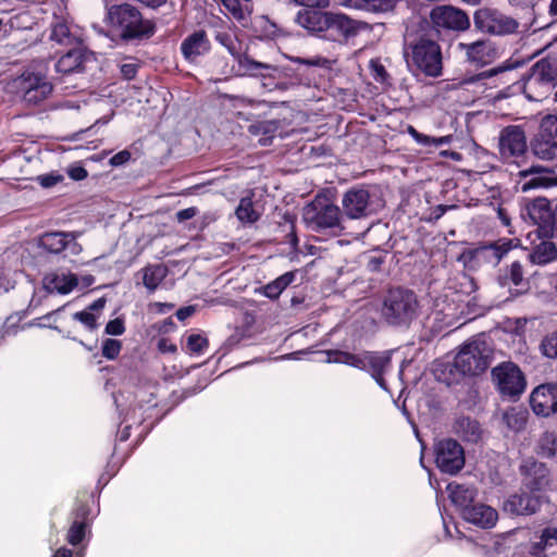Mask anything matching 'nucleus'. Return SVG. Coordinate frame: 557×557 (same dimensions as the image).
<instances>
[{
  "instance_id": "nucleus-1",
  "label": "nucleus",
  "mask_w": 557,
  "mask_h": 557,
  "mask_svg": "<svg viewBox=\"0 0 557 557\" xmlns=\"http://www.w3.org/2000/svg\"><path fill=\"white\" fill-rule=\"evenodd\" d=\"M106 22L123 40L149 38L154 33L151 21L143 18L132 4H107Z\"/></svg>"
},
{
  "instance_id": "nucleus-2",
  "label": "nucleus",
  "mask_w": 557,
  "mask_h": 557,
  "mask_svg": "<svg viewBox=\"0 0 557 557\" xmlns=\"http://www.w3.org/2000/svg\"><path fill=\"white\" fill-rule=\"evenodd\" d=\"M327 362L343 363L356 369L366 371L375 380V382L386 389L384 374L391 368V352L389 351H360L349 352L343 350L327 351Z\"/></svg>"
},
{
  "instance_id": "nucleus-3",
  "label": "nucleus",
  "mask_w": 557,
  "mask_h": 557,
  "mask_svg": "<svg viewBox=\"0 0 557 557\" xmlns=\"http://www.w3.org/2000/svg\"><path fill=\"white\" fill-rule=\"evenodd\" d=\"M302 221L308 228L314 232L334 230L342 233L346 227L339 208L325 196H317L302 210Z\"/></svg>"
},
{
  "instance_id": "nucleus-4",
  "label": "nucleus",
  "mask_w": 557,
  "mask_h": 557,
  "mask_svg": "<svg viewBox=\"0 0 557 557\" xmlns=\"http://www.w3.org/2000/svg\"><path fill=\"white\" fill-rule=\"evenodd\" d=\"M418 300L411 290L391 289L384 298L382 314L393 325L411 322L418 313Z\"/></svg>"
},
{
  "instance_id": "nucleus-5",
  "label": "nucleus",
  "mask_w": 557,
  "mask_h": 557,
  "mask_svg": "<svg viewBox=\"0 0 557 557\" xmlns=\"http://www.w3.org/2000/svg\"><path fill=\"white\" fill-rule=\"evenodd\" d=\"M16 94L28 104H39L51 95L53 87L46 74L33 69L25 70L12 83Z\"/></svg>"
},
{
  "instance_id": "nucleus-6",
  "label": "nucleus",
  "mask_w": 557,
  "mask_h": 557,
  "mask_svg": "<svg viewBox=\"0 0 557 557\" xmlns=\"http://www.w3.org/2000/svg\"><path fill=\"white\" fill-rule=\"evenodd\" d=\"M532 153L540 160L557 159V115L546 114L530 143Z\"/></svg>"
},
{
  "instance_id": "nucleus-7",
  "label": "nucleus",
  "mask_w": 557,
  "mask_h": 557,
  "mask_svg": "<svg viewBox=\"0 0 557 557\" xmlns=\"http://www.w3.org/2000/svg\"><path fill=\"white\" fill-rule=\"evenodd\" d=\"M490 349L484 339L473 338L466 343L454 357L457 368L465 375H476L488 367Z\"/></svg>"
},
{
  "instance_id": "nucleus-8",
  "label": "nucleus",
  "mask_w": 557,
  "mask_h": 557,
  "mask_svg": "<svg viewBox=\"0 0 557 557\" xmlns=\"http://www.w3.org/2000/svg\"><path fill=\"white\" fill-rule=\"evenodd\" d=\"M234 63L230 64L223 58H214L212 60L215 73L226 77L230 76H272L277 71L276 66L268 63L258 62L251 58L233 59Z\"/></svg>"
},
{
  "instance_id": "nucleus-9",
  "label": "nucleus",
  "mask_w": 557,
  "mask_h": 557,
  "mask_svg": "<svg viewBox=\"0 0 557 557\" xmlns=\"http://www.w3.org/2000/svg\"><path fill=\"white\" fill-rule=\"evenodd\" d=\"M492 379L498 392L510 398L519 397L527 386L522 371L511 361L502 362L493 368Z\"/></svg>"
},
{
  "instance_id": "nucleus-10",
  "label": "nucleus",
  "mask_w": 557,
  "mask_h": 557,
  "mask_svg": "<svg viewBox=\"0 0 557 557\" xmlns=\"http://www.w3.org/2000/svg\"><path fill=\"white\" fill-rule=\"evenodd\" d=\"M368 28L369 25L364 22L352 20L343 13L329 12L323 38L344 44Z\"/></svg>"
},
{
  "instance_id": "nucleus-11",
  "label": "nucleus",
  "mask_w": 557,
  "mask_h": 557,
  "mask_svg": "<svg viewBox=\"0 0 557 557\" xmlns=\"http://www.w3.org/2000/svg\"><path fill=\"white\" fill-rule=\"evenodd\" d=\"M411 62L425 75L436 77L442 73V53L440 46L432 40L422 39L411 48Z\"/></svg>"
},
{
  "instance_id": "nucleus-12",
  "label": "nucleus",
  "mask_w": 557,
  "mask_h": 557,
  "mask_svg": "<svg viewBox=\"0 0 557 557\" xmlns=\"http://www.w3.org/2000/svg\"><path fill=\"white\" fill-rule=\"evenodd\" d=\"M474 25L478 29L496 36L515 34L519 28V23L513 17L491 9L476 11Z\"/></svg>"
},
{
  "instance_id": "nucleus-13",
  "label": "nucleus",
  "mask_w": 557,
  "mask_h": 557,
  "mask_svg": "<svg viewBox=\"0 0 557 557\" xmlns=\"http://www.w3.org/2000/svg\"><path fill=\"white\" fill-rule=\"evenodd\" d=\"M343 218L359 220L376 212V203L364 188H351L342 199Z\"/></svg>"
},
{
  "instance_id": "nucleus-14",
  "label": "nucleus",
  "mask_w": 557,
  "mask_h": 557,
  "mask_svg": "<svg viewBox=\"0 0 557 557\" xmlns=\"http://www.w3.org/2000/svg\"><path fill=\"white\" fill-rule=\"evenodd\" d=\"M430 18L437 30L465 32L470 27L468 14L454 5H437L433 8Z\"/></svg>"
},
{
  "instance_id": "nucleus-15",
  "label": "nucleus",
  "mask_w": 557,
  "mask_h": 557,
  "mask_svg": "<svg viewBox=\"0 0 557 557\" xmlns=\"http://www.w3.org/2000/svg\"><path fill=\"white\" fill-rule=\"evenodd\" d=\"M435 462L441 471L455 474L465 466L463 448L454 440H443L436 444Z\"/></svg>"
},
{
  "instance_id": "nucleus-16",
  "label": "nucleus",
  "mask_w": 557,
  "mask_h": 557,
  "mask_svg": "<svg viewBox=\"0 0 557 557\" xmlns=\"http://www.w3.org/2000/svg\"><path fill=\"white\" fill-rule=\"evenodd\" d=\"M520 473L523 478V486L530 492L545 491L550 486L549 469L545 463L527 458L520 465Z\"/></svg>"
},
{
  "instance_id": "nucleus-17",
  "label": "nucleus",
  "mask_w": 557,
  "mask_h": 557,
  "mask_svg": "<svg viewBox=\"0 0 557 557\" xmlns=\"http://www.w3.org/2000/svg\"><path fill=\"white\" fill-rule=\"evenodd\" d=\"M79 233L75 232H47L39 236L38 246L51 253H60L67 249L71 255L82 252V246L76 242Z\"/></svg>"
},
{
  "instance_id": "nucleus-18",
  "label": "nucleus",
  "mask_w": 557,
  "mask_h": 557,
  "mask_svg": "<svg viewBox=\"0 0 557 557\" xmlns=\"http://www.w3.org/2000/svg\"><path fill=\"white\" fill-rule=\"evenodd\" d=\"M498 150L503 159L520 157L527 150V137L519 125H509L502 129L498 138Z\"/></svg>"
},
{
  "instance_id": "nucleus-19",
  "label": "nucleus",
  "mask_w": 557,
  "mask_h": 557,
  "mask_svg": "<svg viewBox=\"0 0 557 557\" xmlns=\"http://www.w3.org/2000/svg\"><path fill=\"white\" fill-rule=\"evenodd\" d=\"M531 407L535 414L548 417L557 412V384L537 386L531 394Z\"/></svg>"
},
{
  "instance_id": "nucleus-20",
  "label": "nucleus",
  "mask_w": 557,
  "mask_h": 557,
  "mask_svg": "<svg viewBox=\"0 0 557 557\" xmlns=\"http://www.w3.org/2000/svg\"><path fill=\"white\" fill-rule=\"evenodd\" d=\"M513 248L512 239H499L491 245L482 246L465 252L462 258L465 260L475 259L478 261H485L493 265H497L500 260Z\"/></svg>"
},
{
  "instance_id": "nucleus-21",
  "label": "nucleus",
  "mask_w": 557,
  "mask_h": 557,
  "mask_svg": "<svg viewBox=\"0 0 557 557\" xmlns=\"http://www.w3.org/2000/svg\"><path fill=\"white\" fill-rule=\"evenodd\" d=\"M457 48L463 51L467 61L474 65H486L496 58V49L490 40H476L474 42H459Z\"/></svg>"
},
{
  "instance_id": "nucleus-22",
  "label": "nucleus",
  "mask_w": 557,
  "mask_h": 557,
  "mask_svg": "<svg viewBox=\"0 0 557 557\" xmlns=\"http://www.w3.org/2000/svg\"><path fill=\"white\" fill-rule=\"evenodd\" d=\"M327 15L329 11L300 9L295 16V22L308 33L323 38Z\"/></svg>"
},
{
  "instance_id": "nucleus-23",
  "label": "nucleus",
  "mask_w": 557,
  "mask_h": 557,
  "mask_svg": "<svg viewBox=\"0 0 557 557\" xmlns=\"http://www.w3.org/2000/svg\"><path fill=\"white\" fill-rule=\"evenodd\" d=\"M541 506V497L531 495L528 492H521L511 495L503 506L505 512L511 515H532Z\"/></svg>"
},
{
  "instance_id": "nucleus-24",
  "label": "nucleus",
  "mask_w": 557,
  "mask_h": 557,
  "mask_svg": "<svg viewBox=\"0 0 557 557\" xmlns=\"http://www.w3.org/2000/svg\"><path fill=\"white\" fill-rule=\"evenodd\" d=\"M210 48V40L203 30L190 34L181 44L182 54L189 62H195L199 57L208 53Z\"/></svg>"
},
{
  "instance_id": "nucleus-25",
  "label": "nucleus",
  "mask_w": 557,
  "mask_h": 557,
  "mask_svg": "<svg viewBox=\"0 0 557 557\" xmlns=\"http://www.w3.org/2000/svg\"><path fill=\"white\" fill-rule=\"evenodd\" d=\"M557 545V528L543 530L540 541L520 545L513 557H541L545 549Z\"/></svg>"
},
{
  "instance_id": "nucleus-26",
  "label": "nucleus",
  "mask_w": 557,
  "mask_h": 557,
  "mask_svg": "<svg viewBox=\"0 0 557 557\" xmlns=\"http://www.w3.org/2000/svg\"><path fill=\"white\" fill-rule=\"evenodd\" d=\"M466 521L483 529L493 528L498 519L497 511L484 504H474L466 508L463 517Z\"/></svg>"
},
{
  "instance_id": "nucleus-27",
  "label": "nucleus",
  "mask_w": 557,
  "mask_h": 557,
  "mask_svg": "<svg viewBox=\"0 0 557 557\" xmlns=\"http://www.w3.org/2000/svg\"><path fill=\"white\" fill-rule=\"evenodd\" d=\"M78 284L77 277L72 273H49L42 278V286L48 293L69 294Z\"/></svg>"
},
{
  "instance_id": "nucleus-28",
  "label": "nucleus",
  "mask_w": 557,
  "mask_h": 557,
  "mask_svg": "<svg viewBox=\"0 0 557 557\" xmlns=\"http://www.w3.org/2000/svg\"><path fill=\"white\" fill-rule=\"evenodd\" d=\"M447 492L451 503L461 510L462 516L466 508L472 507L476 496V488L466 484L449 483Z\"/></svg>"
},
{
  "instance_id": "nucleus-29",
  "label": "nucleus",
  "mask_w": 557,
  "mask_h": 557,
  "mask_svg": "<svg viewBox=\"0 0 557 557\" xmlns=\"http://www.w3.org/2000/svg\"><path fill=\"white\" fill-rule=\"evenodd\" d=\"M280 129V122L276 120L260 121L249 125L248 131L251 135L258 136L261 146H269Z\"/></svg>"
},
{
  "instance_id": "nucleus-30",
  "label": "nucleus",
  "mask_w": 557,
  "mask_h": 557,
  "mask_svg": "<svg viewBox=\"0 0 557 557\" xmlns=\"http://www.w3.org/2000/svg\"><path fill=\"white\" fill-rule=\"evenodd\" d=\"M338 2L344 7L370 12H388L396 5V0H338Z\"/></svg>"
},
{
  "instance_id": "nucleus-31",
  "label": "nucleus",
  "mask_w": 557,
  "mask_h": 557,
  "mask_svg": "<svg viewBox=\"0 0 557 557\" xmlns=\"http://www.w3.org/2000/svg\"><path fill=\"white\" fill-rule=\"evenodd\" d=\"M456 434L468 442H476L480 440L482 429L480 423L469 417H460L454 425Z\"/></svg>"
},
{
  "instance_id": "nucleus-32",
  "label": "nucleus",
  "mask_w": 557,
  "mask_h": 557,
  "mask_svg": "<svg viewBox=\"0 0 557 557\" xmlns=\"http://www.w3.org/2000/svg\"><path fill=\"white\" fill-rule=\"evenodd\" d=\"M553 85L529 74L523 84V94L529 100L541 101L547 97Z\"/></svg>"
},
{
  "instance_id": "nucleus-33",
  "label": "nucleus",
  "mask_w": 557,
  "mask_h": 557,
  "mask_svg": "<svg viewBox=\"0 0 557 557\" xmlns=\"http://www.w3.org/2000/svg\"><path fill=\"white\" fill-rule=\"evenodd\" d=\"M83 60V50L81 48H73L58 60L55 70L63 74L72 73L81 67Z\"/></svg>"
},
{
  "instance_id": "nucleus-34",
  "label": "nucleus",
  "mask_w": 557,
  "mask_h": 557,
  "mask_svg": "<svg viewBox=\"0 0 557 557\" xmlns=\"http://www.w3.org/2000/svg\"><path fill=\"white\" fill-rule=\"evenodd\" d=\"M435 374L437 380L446 385L457 384L466 376L465 373H460L455 359L440 362L435 368Z\"/></svg>"
},
{
  "instance_id": "nucleus-35",
  "label": "nucleus",
  "mask_w": 557,
  "mask_h": 557,
  "mask_svg": "<svg viewBox=\"0 0 557 557\" xmlns=\"http://www.w3.org/2000/svg\"><path fill=\"white\" fill-rule=\"evenodd\" d=\"M51 39L61 45L71 46L78 42L79 36L76 27L70 25L65 21H62L53 25Z\"/></svg>"
},
{
  "instance_id": "nucleus-36",
  "label": "nucleus",
  "mask_w": 557,
  "mask_h": 557,
  "mask_svg": "<svg viewBox=\"0 0 557 557\" xmlns=\"http://www.w3.org/2000/svg\"><path fill=\"white\" fill-rule=\"evenodd\" d=\"M530 75L553 85L557 78V63L550 59H542L531 67Z\"/></svg>"
},
{
  "instance_id": "nucleus-37",
  "label": "nucleus",
  "mask_w": 557,
  "mask_h": 557,
  "mask_svg": "<svg viewBox=\"0 0 557 557\" xmlns=\"http://www.w3.org/2000/svg\"><path fill=\"white\" fill-rule=\"evenodd\" d=\"M235 214L242 223H255L260 218V211L255 206L250 196L240 199Z\"/></svg>"
},
{
  "instance_id": "nucleus-38",
  "label": "nucleus",
  "mask_w": 557,
  "mask_h": 557,
  "mask_svg": "<svg viewBox=\"0 0 557 557\" xmlns=\"http://www.w3.org/2000/svg\"><path fill=\"white\" fill-rule=\"evenodd\" d=\"M295 273L286 272L262 288V294L271 299L277 298L282 292L294 282Z\"/></svg>"
},
{
  "instance_id": "nucleus-39",
  "label": "nucleus",
  "mask_w": 557,
  "mask_h": 557,
  "mask_svg": "<svg viewBox=\"0 0 557 557\" xmlns=\"http://www.w3.org/2000/svg\"><path fill=\"white\" fill-rule=\"evenodd\" d=\"M166 276V269L161 264L149 265L144 269L143 283L146 288L153 292Z\"/></svg>"
},
{
  "instance_id": "nucleus-40",
  "label": "nucleus",
  "mask_w": 557,
  "mask_h": 557,
  "mask_svg": "<svg viewBox=\"0 0 557 557\" xmlns=\"http://www.w3.org/2000/svg\"><path fill=\"white\" fill-rule=\"evenodd\" d=\"M500 284L503 286L512 284L516 287H520L521 292L528 288V283L523 278V271L520 262L515 261L510 264L508 272L500 277Z\"/></svg>"
},
{
  "instance_id": "nucleus-41",
  "label": "nucleus",
  "mask_w": 557,
  "mask_h": 557,
  "mask_svg": "<svg viewBox=\"0 0 557 557\" xmlns=\"http://www.w3.org/2000/svg\"><path fill=\"white\" fill-rule=\"evenodd\" d=\"M556 252L557 250L553 243L542 242L529 256L531 262L536 264H545L555 258Z\"/></svg>"
},
{
  "instance_id": "nucleus-42",
  "label": "nucleus",
  "mask_w": 557,
  "mask_h": 557,
  "mask_svg": "<svg viewBox=\"0 0 557 557\" xmlns=\"http://www.w3.org/2000/svg\"><path fill=\"white\" fill-rule=\"evenodd\" d=\"M408 134L414 139V141L421 146H444L449 145L453 140L451 135L442 136V137H431L418 132L413 126H408Z\"/></svg>"
},
{
  "instance_id": "nucleus-43",
  "label": "nucleus",
  "mask_w": 557,
  "mask_h": 557,
  "mask_svg": "<svg viewBox=\"0 0 557 557\" xmlns=\"http://www.w3.org/2000/svg\"><path fill=\"white\" fill-rule=\"evenodd\" d=\"M539 454L546 458H557V434L545 432L539 441Z\"/></svg>"
},
{
  "instance_id": "nucleus-44",
  "label": "nucleus",
  "mask_w": 557,
  "mask_h": 557,
  "mask_svg": "<svg viewBox=\"0 0 557 557\" xmlns=\"http://www.w3.org/2000/svg\"><path fill=\"white\" fill-rule=\"evenodd\" d=\"M216 40L227 49L233 59L250 58L240 51L238 42L230 34L220 33L216 35Z\"/></svg>"
},
{
  "instance_id": "nucleus-45",
  "label": "nucleus",
  "mask_w": 557,
  "mask_h": 557,
  "mask_svg": "<svg viewBox=\"0 0 557 557\" xmlns=\"http://www.w3.org/2000/svg\"><path fill=\"white\" fill-rule=\"evenodd\" d=\"M504 420L509 429L520 431L525 425L527 416L524 411L511 409L505 412Z\"/></svg>"
},
{
  "instance_id": "nucleus-46",
  "label": "nucleus",
  "mask_w": 557,
  "mask_h": 557,
  "mask_svg": "<svg viewBox=\"0 0 557 557\" xmlns=\"http://www.w3.org/2000/svg\"><path fill=\"white\" fill-rule=\"evenodd\" d=\"M542 354L549 359H557V331L546 335L540 345Z\"/></svg>"
},
{
  "instance_id": "nucleus-47",
  "label": "nucleus",
  "mask_w": 557,
  "mask_h": 557,
  "mask_svg": "<svg viewBox=\"0 0 557 557\" xmlns=\"http://www.w3.org/2000/svg\"><path fill=\"white\" fill-rule=\"evenodd\" d=\"M186 346L191 354L200 355L207 349L208 339L201 334H190Z\"/></svg>"
},
{
  "instance_id": "nucleus-48",
  "label": "nucleus",
  "mask_w": 557,
  "mask_h": 557,
  "mask_svg": "<svg viewBox=\"0 0 557 557\" xmlns=\"http://www.w3.org/2000/svg\"><path fill=\"white\" fill-rule=\"evenodd\" d=\"M293 63L304 64L308 66H317V67H330L331 62L326 58L314 55L311 58H301V57H293L290 58Z\"/></svg>"
},
{
  "instance_id": "nucleus-49",
  "label": "nucleus",
  "mask_w": 557,
  "mask_h": 557,
  "mask_svg": "<svg viewBox=\"0 0 557 557\" xmlns=\"http://www.w3.org/2000/svg\"><path fill=\"white\" fill-rule=\"evenodd\" d=\"M121 348H122V344L120 341L107 338L102 343V348H101L102 356L106 357L107 359L113 360L119 356Z\"/></svg>"
},
{
  "instance_id": "nucleus-50",
  "label": "nucleus",
  "mask_w": 557,
  "mask_h": 557,
  "mask_svg": "<svg viewBox=\"0 0 557 557\" xmlns=\"http://www.w3.org/2000/svg\"><path fill=\"white\" fill-rule=\"evenodd\" d=\"M86 524L84 522L75 521L69 530L67 540L72 545H77L82 542L85 535Z\"/></svg>"
},
{
  "instance_id": "nucleus-51",
  "label": "nucleus",
  "mask_w": 557,
  "mask_h": 557,
  "mask_svg": "<svg viewBox=\"0 0 557 557\" xmlns=\"http://www.w3.org/2000/svg\"><path fill=\"white\" fill-rule=\"evenodd\" d=\"M73 319L83 323L90 331L97 327L98 317L94 312L79 311L73 314Z\"/></svg>"
},
{
  "instance_id": "nucleus-52",
  "label": "nucleus",
  "mask_w": 557,
  "mask_h": 557,
  "mask_svg": "<svg viewBox=\"0 0 557 557\" xmlns=\"http://www.w3.org/2000/svg\"><path fill=\"white\" fill-rule=\"evenodd\" d=\"M62 180H63L62 175L54 174V173L44 174V175H39L37 177L38 183L45 188L52 187V186L57 185L58 183H60Z\"/></svg>"
},
{
  "instance_id": "nucleus-53",
  "label": "nucleus",
  "mask_w": 557,
  "mask_h": 557,
  "mask_svg": "<svg viewBox=\"0 0 557 557\" xmlns=\"http://www.w3.org/2000/svg\"><path fill=\"white\" fill-rule=\"evenodd\" d=\"M302 9H325L330 5V0H293Z\"/></svg>"
},
{
  "instance_id": "nucleus-54",
  "label": "nucleus",
  "mask_w": 557,
  "mask_h": 557,
  "mask_svg": "<svg viewBox=\"0 0 557 557\" xmlns=\"http://www.w3.org/2000/svg\"><path fill=\"white\" fill-rule=\"evenodd\" d=\"M125 331L124 322L121 319L111 320L106 325V333L110 335H122Z\"/></svg>"
},
{
  "instance_id": "nucleus-55",
  "label": "nucleus",
  "mask_w": 557,
  "mask_h": 557,
  "mask_svg": "<svg viewBox=\"0 0 557 557\" xmlns=\"http://www.w3.org/2000/svg\"><path fill=\"white\" fill-rule=\"evenodd\" d=\"M502 70L500 69H492V70H488V71H484V72H481L476 75H473L469 78H466L463 79V84H472V83H475V82H479V81H483V79H486V78H490L494 75H496L497 73H499Z\"/></svg>"
},
{
  "instance_id": "nucleus-56",
  "label": "nucleus",
  "mask_w": 557,
  "mask_h": 557,
  "mask_svg": "<svg viewBox=\"0 0 557 557\" xmlns=\"http://www.w3.org/2000/svg\"><path fill=\"white\" fill-rule=\"evenodd\" d=\"M69 176L74 181H82L87 177L88 173L82 165H71L67 169Z\"/></svg>"
},
{
  "instance_id": "nucleus-57",
  "label": "nucleus",
  "mask_w": 557,
  "mask_h": 557,
  "mask_svg": "<svg viewBox=\"0 0 557 557\" xmlns=\"http://www.w3.org/2000/svg\"><path fill=\"white\" fill-rule=\"evenodd\" d=\"M131 159V152L128 150H122L115 153L109 161L112 166H121L127 163Z\"/></svg>"
},
{
  "instance_id": "nucleus-58",
  "label": "nucleus",
  "mask_w": 557,
  "mask_h": 557,
  "mask_svg": "<svg viewBox=\"0 0 557 557\" xmlns=\"http://www.w3.org/2000/svg\"><path fill=\"white\" fill-rule=\"evenodd\" d=\"M121 73L124 78L133 79L137 73V65L135 63H125L121 65Z\"/></svg>"
},
{
  "instance_id": "nucleus-59",
  "label": "nucleus",
  "mask_w": 557,
  "mask_h": 557,
  "mask_svg": "<svg viewBox=\"0 0 557 557\" xmlns=\"http://www.w3.org/2000/svg\"><path fill=\"white\" fill-rule=\"evenodd\" d=\"M197 209L195 207H189L183 210H180L176 213V218L178 222H184L186 220L193 219L197 214Z\"/></svg>"
},
{
  "instance_id": "nucleus-60",
  "label": "nucleus",
  "mask_w": 557,
  "mask_h": 557,
  "mask_svg": "<svg viewBox=\"0 0 557 557\" xmlns=\"http://www.w3.org/2000/svg\"><path fill=\"white\" fill-rule=\"evenodd\" d=\"M196 309L194 306H187L176 311V317L180 321H184L195 313Z\"/></svg>"
},
{
  "instance_id": "nucleus-61",
  "label": "nucleus",
  "mask_w": 557,
  "mask_h": 557,
  "mask_svg": "<svg viewBox=\"0 0 557 557\" xmlns=\"http://www.w3.org/2000/svg\"><path fill=\"white\" fill-rule=\"evenodd\" d=\"M158 348L162 352H175L177 349L175 344L170 343L165 338L159 341Z\"/></svg>"
},
{
  "instance_id": "nucleus-62",
  "label": "nucleus",
  "mask_w": 557,
  "mask_h": 557,
  "mask_svg": "<svg viewBox=\"0 0 557 557\" xmlns=\"http://www.w3.org/2000/svg\"><path fill=\"white\" fill-rule=\"evenodd\" d=\"M151 308L158 313H165L173 308V305L166 302H154Z\"/></svg>"
},
{
  "instance_id": "nucleus-63",
  "label": "nucleus",
  "mask_w": 557,
  "mask_h": 557,
  "mask_svg": "<svg viewBox=\"0 0 557 557\" xmlns=\"http://www.w3.org/2000/svg\"><path fill=\"white\" fill-rule=\"evenodd\" d=\"M104 305H106V299L104 298H99L97 300H95L89 307H88V310L90 312H94V311H101L103 308H104Z\"/></svg>"
},
{
  "instance_id": "nucleus-64",
  "label": "nucleus",
  "mask_w": 557,
  "mask_h": 557,
  "mask_svg": "<svg viewBox=\"0 0 557 557\" xmlns=\"http://www.w3.org/2000/svg\"><path fill=\"white\" fill-rule=\"evenodd\" d=\"M540 0H509L513 5H522L533 8Z\"/></svg>"
}]
</instances>
